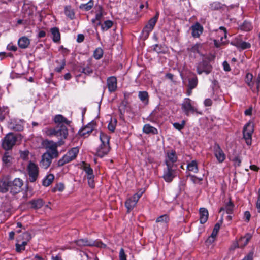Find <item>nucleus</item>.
Returning <instances> with one entry per match:
<instances>
[{
  "mask_svg": "<svg viewBox=\"0 0 260 260\" xmlns=\"http://www.w3.org/2000/svg\"><path fill=\"white\" fill-rule=\"evenodd\" d=\"M256 207L258 210V212L260 213V188L258 192V199L256 204Z\"/></svg>",
  "mask_w": 260,
  "mask_h": 260,
  "instance_id": "obj_60",
  "label": "nucleus"
},
{
  "mask_svg": "<svg viewBox=\"0 0 260 260\" xmlns=\"http://www.w3.org/2000/svg\"><path fill=\"white\" fill-rule=\"evenodd\" d=\"M201 47V46L199 44H197L193 46L190 49V50L191 52L193 53H200L199 49Z\"/></svg>",
  "mask_w": 260,
  "mask_h": 260,
  "instance_id": "obj_52",
  "label": "nucleus"
},
{
  "mask_svg": "<svg viewBox=\"0 0 260 260\" xmlns=\"http://www.w3.org/2000/svg\"><path fill=\"white\" fill-rule=\"evenodd\" d=\"M119 259L120 260H126V255L125 254L124 250L121 248L119 252Z\"/></svg>",
  "mask_w": 260,
  "mask_h": 260,
  "instance_id": "obj_58",
  "label": "nucleus"
},
{
  "mask_svg": "<svg viewBox=\"0 0 260 260\" xmlns=\"http://www.w3.org/2000/svg\"><path fill=\"white\" fill-rule=\"evenodd\" d=\"M103 55V51L102 48H96L93 53V56L96 59H100Z\"/></svg>",
  "mask_w": 260,
  "mask_h": 260,
  "instance_id": "obj_43",
  "label": "nucleus"
},
{
  "mask_svg": "<svg viewBox=\"0 0 260 260\" xmlns=\"http://www.w3.org/2000/svg\"><path fill=\"white\" fill-rule=\"evenodd\" d=\"M52 35V39L54 42H58L60 40V34L57 27L52 28L50 30Z\"/></svg>",
  "mask_w": 260,
  "mask_h": 260,
  "instance_id": "obj_28",
  "label": "nucleus"
},
{
  "mask_svg": "<svg viewBox=\"0 0 260 260\" xmlns=\"http://www.w3.org/2000/svg\"><path fill=\"white\" fill-rule=\"evenodd\" d=\"M234 166L236 167L240 166L241 162V159L239 156H236L233 159Z\"/></svg>",
  "mask_w": 260,
  "mask_h": 260,
  "instance_id": "obj_56",
  "label": "nucleus"
},
{
  "mask_svg": "<svg viewBox=\"0 0 260 260\" xmlns=\"http://www.w3.org/2000/svg\"><path fill=\"white\" fill-rule=\"evenodd\" d=\"M208 218V210L204 208H201L200 209V221L201 224L205 223Z\"/></svg>",
  "mask_w": 260,
  "mask_h": 260,
  "instance_id": "obj_23",
  "label": "nucleus"
},
{
  "mask_svg": "<svg viewBox=\"0 0 260 260\" xmlns=\"http://www.w3.org/2000/svg\"><path fill=\"white\" fill-rule=\"evenodd\" d=\"M18 44L20 48L25 49L28 47L30 44V40L26 37H22L19 39Z\"/></svg>",
  "mask_w": 260,
  "mask_h": 260,
  "instance_id": "obj_27",
  "label": "nucleus"
},
{
  "mask_svg": "<svg viewBox=\"0 0 260 260\" xmlns=\"http://www.w3.org/2000/svg\"><path fill=\"white\" fill-rule=\"evenodd\" d=\"M212 104V101L210 99H206L204 101V105L205 106H210Z\"/></svg>",
  "mask_w": 260,
  "mask_h": 260,
  "instance_id": "obj_63",
  "label": "nucleus"
},
{
  "mask_svg": "<svg viewBox=\"0 0 260 260\" xmlns=\"http://www.w3.org/2000/svg\"><path fill=\"white\" fill-rule=\"evenodd\" d=\"M153 29V28H152V27H149L148 25H147V24L145 26V27H144L143 30H142V36L145 39H146L149 35V34L150 32Z\"/></svg>",
  "mask_w": 260,
  "mask_h": 260,
  "instance_id": "obj_39",
  "label": "nucleus"
},
{
  "mask_svg": "<svg viewBox=\"0 0 260 260\" xmlns=\"http://www.w3.org/2000/svg\"><path fill=\"white\" fill-rule=\"evenodd\" d=\"M23 182L20 178H15L13 181H10V192L13 194L20 192L22 189Z\"/></svg>",
  "mask_w": 260,
  "mask_h": 260,
  "instance_id": "obj_11",
  "label": "nucleus"
},
{
  "mask_svg": "<svg viewBox=\"0 0 260 260\" xmlns=\"http://www.w3.org/2000/svg\"><path fill=\"white\" fill-rule=\"evenodd\" d=\"M94 5V2L93 0H90L86 4H82L80 6L79 8L81 9L84 10L85 11H88L90 10Z\"/></svg>",
  "mask_w": 260,
  "mask_h": 260,
  "instance_id": "obj_33",
  "label": "nucleus"
},
{
  "mask_svg": "<svg viewBox=\"0 0 260 260\" xmlns=\"http://www.w3.org/2000/svg\"><path fill=\"white\" fill-rule=\"evenodd\" d=\"M243 29L245 31H249L251 30L252 27L251 24L248 22H244L243 24Z\"/></svg>",
  "mask_w": 260,
  "mask_h": 260,
  "instance_id": "obj_57",
  "label": "nucleus"
},
{
  "mask_svg": "<svg viewBox=\"0 0 260 260\" xmlns=\"http://www.w3.org/2000/svg\"><path fill=\"white\" fill-rule=\"evenodd\" d=\"M223 68H224V70L225 71H230L231 70V68L230 67V66H229V63H228L227 61H224L223 62Z\"/></svg>",
  "mask_w": 260,
  "mask_h": 260,
  "instance_id": "obj_61",
  "label": "nucleus"
},
{
  "mask_svg": "<svg viewBox=\"0 0 260 260\" xmlns=\"http://www.w3.org/2000/svg\"><path fill=\"white\" fill-rule=\"evenodd\" d=\"M84 39V36L82 34H79L77 36V41L78 43H81L83 41Z\"/></svg>",
  "mask_w": 260,
  "mask_h": 260,
  "instance_id": "obj_64",
  "label": "nucleus"
},
{
  "mask_svg": "<svg viewBox=\"0 0 260 260\" xmlns=\"http://www.w3.org/2000/svg\"><path fill=\"white\" fill-rule=\"evenodd\" d=\"M64 143L63 141H59L57 143L53 141H49L46 146L47 151L45 153H49L50 155L54 158H57L59 155V153L57 150L58 146H60Z\"/></svg>",
  "mask_w": 260,
  "mask_h": 260,
  "instance_id": "obj_7",
  "label": "nucleus"
},
{
  "mask_svg": "<svg viewBox=\"0 0 260 260\" xmlns=\"http://www.w3.org/2000/svg\"><path fill=\"white\" fill-rule=\"evenodd\" d=\"M167 170L164 171L163 178L166 182H170L175 177V169L173 168V166H171V165L167 162Z\"/></svg>",
  "mask_w": 260,
  "mask_h": 260,
  "instance_id": "obj_12",
  "label": "nucleus"
},
{
  "mask_svg": "<svg viewBox=\"0 0 260 260\" xmlns=\"http://www.w3.org/2000/svg\"><path fill=\"white\" fill-rule=\"evenodd\" d=\"M27 170L29 177V181L31 182H35L39 176L38 165L33 162L30 161L28 164Z\"/></svg>",
  "mask_w": 260,
  "mask_h": 260,
  "instance_id": "obj_6",
  "label": "nucleus"
},
{
  "mask_svg": "<svg viewBox=\"0 0 260 260\" xmlns=\"http://www.w3.org/2000/svg\"><path fill=\"white\" fill-rule=\"evenodd\" d=\"M103 9L101 6L97 7L96 14L95 15V18L97 21L101 22V20L103 17Z\"/></svg>",
  "mask_w": 260,
  "mask_h": 260,
  "instance_id": "obj_44",
  "label": "nucleus"
},
{
  "mask_svg": "<svg viewBox=\"0 0 260 260\" xmlns=\"http://www.w3.org/2000/svg\"><path fill=\"white\" fill-rule=\"evenodd\" d=\"M184 125H185V121H182L181 122V123H173L174 127L176 129H177L178 130H180V131L184 128Z\"/></svg>",
  "mask_w": 260,
  "mask_h": 260,
  "instance_id": "obj_51",
  "label": "nucleus"
},
{
  "mask_svg": "<svg viewBox=\"0 0 260 260\" xmlns=\"http://www.w3.org/2000/svg\"><path fill=\"white\" fill-rule=\"evenodd\" d=\"M191 29L192 30V36L194 38L199 37L203 31V26L198 22L192 25Z\"/></svg>",
  "mask_w": 260,
  "mask_h": 260,
  "instance_id": "obj_18",
  "label": "nucleus"
},
{
  "mask_svg": "<svg viewBox=\"0 0 260 260\" xmlns=\"http://www.w3.org/2000/svg\"><path fill=\"white\" fill-rule=\"evenodd\" d=\"M113 23L111 20H106L103 24L101 22H99L96 23V26L101 25L102 31H107L110 29L113 25Z\"/></svg>",
  "mask_w": 260,
  "mask_h": 260,
  "instance_id": "obj_29",
  "label": "nucleus"
},
{
  "mask_svg": "<svg viewBox=\"0 0 260 260\" xmlns=\"http://www.w3.org/2000/svg\"><path fill=\"white\" fill-rule=\"evenodd\" d=\"M234 204L230 201L225 205V207H221L219 210V212L222 211H225L227 214H232L233 211Z\"/></svg>",
  "mask_w": 260,
  "mask_h": 260,
  "instance_id": "obj_30",
  "label": "nucleus"
},
{
  "mask_svg": "<svg viewBox=\"0 0 260 260\" xmlns=\"http://www.w3.org/2000/svg\"><path fill=\"white\" fill-rule=\"evenodd\" d=\"M252 74L250 73H247L246 74L245 78V82L250 88H252L253 86L254 83V82L252 81Z\"/></svg>",
  "mask_w": 260,
  "mask_h": 260,
  "instance_id": "obj_41",
  "label": "nucleus"
},
{
  "mask_svg": "<svg viewBox=\"0 0 260 260\" xmlns=\"http://www.w3.org/2000/svg\"><path fill=\"white\" fill-rule=\"evenodd\" d=\"M55 158L54 157L50 155L49 153H44L41 157V160L40 162L41 167L46 169L51 165L52 159Z\"/></svg>",
  "mask_w": 260,
  "mask_h": 260,
  "instance_id": "obj_15",
  "label": "nucleus"
},
{
  "mask_svg": "<svg viewBox=\"0 0 260 260\" xmlns=\"http://www.w3.org/2000/svg\"><path fill=\"white\" fill-rule=\"evenodd\" d=\"M79 70L86 75H90L93 73V70L89 66H86L85 67H81L80 68Z\"/></svg>",
  "mask_w": 260,
  "mask_h": 260,
  "instance_id": "obj_42",
  "label": "nucleus"
},
{
  "mask_svg": "<svg viewBox=\"0 0 260 260\" xmlns=\"http://www.w3.org/2000/svg\"><path fill=\"white\" fill-rule=\"evenodd\" d=\"M8 108H2L0 107V120H3L5 119V115L8 112Z\"/></svg>",
  "mask_w": 260,
  "mask_h": 260,
  "instance_id": "obj_50",
  "label": "nucleus"
},
{
  "mask_svg": "<svg viewBox=\"0 0 260 260\" xmlns=\"http://www.w3.org/2000/svg\"><path fill=\"white\" fill-rule=\"evenodd\" d=\"M213 151L215 156L219 163L224 161L225 155L218 144L215 143L213 146Z\"/></svg>",
  "mask_w": 260,
  "mask_h": 260,
  "instance_id": "obj_14",
  "label": "nucleus"
},
{
  "mask_svg": "<svg viewBox=\"0 0 260 260\" xmlns=\"http://www.w3.org/2000/svg\"><path fill=\"white\" fill-rule=\"evenodd\" d=\"M170 220L169 217L167 214H164L159 216L156 220V222L167 223Z\"/></svg>",
  "mask_w": 260,
  "mask_h": 260,
  "instance_id": "obj_45",
  "label": "nucleus"
},
{
  "mask_svg": "<svg viewBox=\"0 0 260 260\" xmlns=\"http://www.w3.org/2000/svg\"><path fill=\"white\" fill-rule=\"evenodd\" d=\"M88 183L89 186L93 188L94 187V176L87 177Z\"/></svg>",
  "mask_w": 260,
  "mask_h": 260,
  "instance_id": "obj_53",
  "label": "nucleus"
},
{
  "mask_svg": "<svg viewBox=\"0 0 260 260\" xmlns=\"http://www.w3.org/2000/svg\"><path fill=\"white\" fill-rule=\"evenodd\" d=\"M187 169L189 171L197 173L198 171L197 162L196 160H192L187 165Z\"/></svg>",
  "mask_w": 260,
  "mask_h": 260,
  "instance_id": "obj_34",
  "label": "nucleus"
},
{
  "mask_svg": "<svg viewBox=\"0 0 260 260\" xmlns=\"http://www.w3.org/2000/svg\"><path fill=\"white\" fill-rule=\"evenodd\" d=\"M157 113L156 110L153 111L149 115L148 120L152 122H156L158 118V116L157 115Z\"/></svg>",
  "mask_w": 260,
  "mask_h": 260,
  "instance_id": "obj_47",
  "label": "nucleus"
},
{
  "mask_svg": "<svg viewBox=\"0 0 260 260\" xmlns=\"http://www.w3.org/2000/svg\"><path fill=\"white\" fill-rule=\"evenodd\" d=\"M221 4L215 2L210 4V8L212 10H218L221 8Z\"/></svg>",
  "mask_w": 260,
  "mask_h": 260,
  "instance_id": "obj_49",
  "label": "nucleus"
},
{
  "mask_svg": "<svg viewBox=\"0 0 260 260\" xmlns=\"http://www.w3.org/2000/svg\"><path fill=\"white\" fill-rule=\"evenodd\" d=\"M138 96L139 99L144 103L148 102V94L146 91H139Z\"/></svg>",
  "mask_w": 260,
  "mask_h": 260,
  "instance_id": "obj_37",
  "label": "nucleus"
},
{
  "mask_svg": "<svg viewBox=\"0 0 260 260\" xmlns=\"http://www.w3.org/2000/svg\"><path fill=\"white\" fill-rule=\"evenodd\" d=\"M253 252L251 251L242 260H253Z\"/></svg>",
  "mask_w": 260,
  "mask_h": 260,
  "instance_id": "obj_59",
  "label": "nucleus"
},
{
  "mask_svg": "<svg viewBox=\"0 0 260 260\" xmlns=\"http://www.w3.org/2000/svg\"><path fill=\"white\" fill-rule=\"evenodd\" d=\"M182 108L186 115H189L190 113H194L197 111V109L191 105V101L189 98L184 99L182 104Z\"/></svg>",
  "mask_w": 260,
  "mask_h": 260,
  "instance_id": "obj_13",
  "label": "nucleus"
},
{
  "mask_svg": "<svg viewBox=\"0 0 260 260\" xmlns=\"http://www.w3.org/2000/svg\"><path fill=\"white\" fill-rule=\"evenodd\" d=\"M45 133L49 136H55L60 141H63L68 135V130L67 125L64 124L57 125L54 128H47L45 129Z\"/></svg>",
  "mask_w": 260,
  "mask_h": 260,
  "instance_id": "obj_1",
  "label": "nucleus"
},
{
  "mask_svg": "<svg viewBox=\"0 0 260 260\" xmlns=\"http://www.w3.org/2000/svg\"><path fill=\"white\" fill-rule=\"evenodd\" d=\"M254 131V124L252 122L247 123L244 127L243 131V138L246 144L250 145L252 142V135Z\"/></svg>",
  "mask_w": 260,
  "mask_h": 260,
  "instance_id": "obj_5",
  "label": "nucleus"
},
{
  "mask_svg": "<svg viewBox=\"0 0 260 260\" xmlns=\"http://www.w3.org/2000/svg\"><path fill=\"white\" fill-rule=\"evenodd\" d=\"M197 72L198 74H201L205 73L206 74H209L212 70V67L206 58L203 59L197 65Z\"/></svg>",
  "mask_w": 260,
  "mask_h": 260,
  "instance_id": "obj_9",
  "label": "nucleus"
},
{
  "mask_svg": "<svg viewBox=\"0 0 260 260\" xmlns=\"http://www.w3.org/2000/svg\"><path fill=\"white\" fill-rule=\"evenodd\" d=\"M198 82V78L196 76L190 78L188 79V87L191 89H193L197 86Z\"/></svg>",
  "mask_w": 260,
  "mask_h": 260,
  "instance_id": "obj_36",
  "label": "nucleus"
},
{
  "mask_svg": "<svg viewBox=\"0 0 260 260\" xmlns=\"http://www.w3.org/2000/svg\"><path fill=\"white\" fill-rule=\"evenodd\" d=\"M126 102L123 101L121 102L120 105L119 106V111L121 115H123L125 112L126 109Z\"/></svg>",
  "mask_w": 260,
  "mask_h": 260,
  "instance_id": "obj_46",
  "label": "nucleus"
},
{
  "mask_svg": "<svg viewBox=\"0 0 260 260\" xmlns=\"http://www.w3.org/2000/svg\"><path fill=\"white\" fill-rule=\"evenodd\" d=\"M76 244L82 246H96L100 248H105L106 245L100 241H89L87 239H81L75 241Z\"/></svg>",
  "mask_w": 260,
  "mask_h": 260,
  "instance_id": "obj_8",
  "label": "nucleus"
},
{
  "mask_svg": "<svg viewBox=\"0 0 260 260\" xmlns=\"http://www.w3.org/2000/svg\"><path fill=\"white\" fill-rule=\"evenodd\" d=\"M110 137L103 132L100 133V139L101 144L98 148L96 150V155L102 157L107 154L110 150L109 144Z\"/></svg>",
  "mask_w": 260,
  "mask_h": 260,
  "instance_id": "obj_2",
  "label": "nucleus"
},
{
  "mask_svg": "<svg viewBox=\"0 0 260 260\" xmlns=\"http://www.w3.org/2000/svg\"><path fill=\"white\" fill-rule=\"evenodd\" d=\"M22 239L28 242L31 239V234L28 232L24 233L22 234Z\"/></svg>",
  "mask_w": 260,
  "mask_h": 260,
  "instance_id": "obj_55",
  "label": "nucleus"
},
{
  "mask_svg": "<svg viewBox=\"0 0 260 260\" xmlns=\"http://www.w3.org/2000/svg\"><path fill=\"white\" fill-rule=\"evenodd\" d=\"M231 43L236 47L243 50L249 48L251 47V44L249 43L239 40L232 41Z\"/></svg>",
  "mask_w": 260,
  "mask_h": 260,
  "instance_id": "obj_19",
  "label": "nucleus"
},
{
  "mask_svg": "<svg viewBox=\"0 0 260 260\" xmlns=\"http://www.w3.org/2000/svg\"><path fill=\"white\" fill-rule=\"evenodd\" d=\"M56 62L57 63L60 64V66L58 67H56L55 68V71L57 72H60L64 68L66 65V60L65 59H62L60 60H56Z\"/></svg>",
  "mask_w": 260,
  "mask_h": 260,
  "instance_id": "obj_40",
  "label": "nucleus"
},
{
  "mask_svg": "<svg viewBox=\"0 0 260 260\" xmlns=\"http://www.w3.org/2000/svg\"><path fill=\"white\" fill-rule=\"evenodd\" d=\"M143 131L147 134L156 135L158 134V130L154 127L151 126L149 124H145L143 128Z\"/></svg>",
  "mask_w": 260,
  "mask_h": 260,
  "instance_id": "obj_22",
  "label": "nucleus"
},
{
  "mask_svg": "<svg viewBox=\"0 0 260 260\" xmlns=\"http://www.w3.org/2000/svg\"><path fill=\"white\" fill-rule=\"evenodd\" d=\"M44 202L41 199L37 200H33L29 202L28 204L30 205L31 208L38 209L41 208L44 205Z\"/></svg>",
  "mask_w": 260,
  "mask_h": 260,
  "instance_id": "obj_24",
  "label": "nucleus"
},
{
  "mask_svg": "<svg viewBox=\"0 0 260 260\" xmlns=\"http://www.w3.org/2000/svg\"><path fill=\"white\" fill-rule=\"evenodd\" d=\"M64 188V186L63 183H60L57 184L56 186L52 189V192H55L56 191H62Z\"/></svg>",
  "mask_w": 260,
  "mask_h": 260,
  "instance_id": "obj_48",
  "label": "nucleus"
},
{
  "mask_svg": "<svg viewBox=\"0 0 260 260\" xmlns=\"http://www.w3.org/2000/svg\"><path fill=\"white\" fill-rule=\"evenodd\" d=\"M54 179V176L52 174H49L43 179L42 184L45 186H49Z\"/></svg>",
  "mask_w": 260,
  "mask_h": 260,
  "instance_id": "obj_31",
  "label": "nucleus"
},
{
  "mask_svg": "<svg viewBox=\"0 0 260 260\" xmlns=\"http://www.w3.org/2000/svg\"><path fill=\"white\" fill-rule=\"evenodd\" d=\"M11 157L8 155V152H5L3 157V161L7 164L10 161Z\"/></svg>",
  "mask_w": 260,
  "mask_h": 260,
  "instance_id": "obj_54",
  "label": "nucleus"
},
{
  "mask_svg": "<svg viewBox=\"0 0 260 260\" xmlns=\"http://www.w3.org/2000/svg\"><path fill=\"white\" fill-rule=\"evenodd\" d=\"M142 194L143 191L137 192L126 200L125 203V206L127 209L128 212H129L136 206L138 201L142 196Z\"/></svg>",
  "mask_w": 260,
  "mask_h": 260,
  "instance_id": "obj_10",
  "label": "nucleus"
},
{
  "mask_svg": "<svg viewBox=\"0 0 260 260\" xmlns=\"http://www.w3.org/2000/svg\"><path fill=\"white\" fill-rule=\"evenodd\" d=\"M54 121L57 125L64 124L66 125H70L71 121L68 120L66 118L61 115H57L54 118Z\"/></svg>",
  "mask_w": 260,
  "mask_h": 260,
  "instance_id": "obj_20",
  "label": "nucleus"
},
{
  "mask_svg": "<svg viewBox=\"0 0 260 260\" xmlns=\"http://www.w3.org/2000/svg\"><path fill=\"white\" fill-rule=\"evenodd\" d=\"M117 79L115 76H111L107 78V85L110 92H114L117 89Z\"/></svg>",
  "mask_w": 260,
  "mask_h": 260,
  "instance_id": "obj_16",
  "label": "nucleus"
},
{
  "mask_svg": "<svg viewBox=\"0 0 260 260\" xmlns=\"http://www.w3.org/2000/svg\"><path fill=\"white\" fill-rule=\"evenodd\" d=\"M158 16H159V13L157 12L156 13L155 16L153 17V18H151L149 20L147 25H148L149 27H152V28H154V27L155 26V24L158 19Z\"/></svg>",
  "mask_w": 260,
  "mask_h": 260,
  "instance_id": "obj_38",
  "label": "nucleus"
},
{
  "mask_svg": "<svg viewBox=\"0 0 260 260\" xmlns=\"http://www.w3.org/2000/svg\"><path fill=\"white\" fill-rule=\"evenodd\" d=\"M255 83L256 85V88L257 91L259 90V88L260 87V73L258 74L256 80L255 81Z\"/></svg>",
  "mask_w": 260,
  "mask_h": 260,
  "instance_id": "obj_62",
  "label": "nucleus"
},
{
  "mask_svg": "<svg viewBox=\"0 0 260 260\" xmlns=\"http://www.w3.org/2000/svg\"><path fill=\"white\" fill-rule=\"evenodd\" d=\"M167 157L165 160V164L167 165V161L171 166L174 167V163L177 160V157L175 151L169 150L166 152Z\"/></svg>",
  "mask_w": 260,
  "mask_h": 260,
  "instance_id": "obj_17",
  "label": "nucleus"
},
{
  "mask_svg": "<svg viewBox=\"0 0 260 260\" xmlns=\"http://www.w3.org/2000/svg\"><path fill=\"white\" fill-rule=\"evenodd\" d=\"M17 141V137L12 133H10L6 135L2 141V146L6 150L11 149L15 145Z\"/></svg>",
  "mask_w": 260,
  "mask_h": 260,
  "instance_id": "obj_4",
  "label": "nucleus"
},
{
  "mask_svg": "<svg viewBox=\"0 0 260 260\" xmlns=\"http://www.w3.org/2000/svg\"><path fill=\"white\" fill-rule=\"evenodd\" d=\"M10 190V181L6 179H2L0 181V192L6 193Z\"/></svg>",
  "mask_w": 260,
  "mask_h": 260,
  "instance_id": "obj_26",
  "label": "nucleus"
},
{
  "mask_svg": "<svg viewBox=\"0 0 260 260\" xmlns=\"http://www.w3.org/2000/svg\"><path fill=\"white\" fill-rule=\"evenodd\" d=\"M64 14L71 19H73L75 17L74 10L70 6H67L64 7Z\"/></svg>",
  "mask_w": 260,
  "mask_h": 260,
  "instance_id": "obj_32",
  "label": "nucleus"
},
{
  "mask_svg": "<svg viewBox=\"0 0 260 260\" xmlns=\"http://www.w3.org/2000/svg\"><path fill=\"white\" fill-rule=\"evenodd\" d=\"M79 152L77 147H74L69 150L67 153L58 161V166L61 167L75 159Z\"/></svg>",
  "mask_w": 260,
  "mask_h": 260,
  "instance_id": "obj_3",
  "label": "nucleus"
},
{
  "mask_svg": "<svg viewBox=\"0 0 260 260\" xmlns=\"http://www.w3.org/2000/svg\"><path fill=\"white\" fill-rule=\"evenodd\" d=\"M252 235L249 233H247L244 236L241 237L238 240L240 248L245 247L251 239Z\"/></svg>",
  "mask_w": 260,
  "mask_h": 260,
  "instance_id": "obj_25",
  "label": "nucleus"
},
{
  "mask_svg": "<svg viewBox=\"0 0 260 260\" xmlns=\"http://www.w3.org/2000/svg\"><path fill=\"white\" fill-rule=\"evenodd\" d=\"M93 130V124L90 123L79 131V134L81 136L86 137L90 134Z\"/></svg>",
  "mask_w": 260,
  "mask_h": 260,
  "instance_id": "obj_21",
  "label": "nucleus"
},
{
  "mask_svg": "<svg viewBox=\"0 0 260 260\" xmlns=\"http://www.w3.org/2000/svg\"><path fill=\"white\" fill-rule=\"evenodd\" d=\"M83 169L87 175V177L94 176L93 174V170L90 168V166L83 162Z\"/></svg>",
  "mask_w": 260,
  "mask_h": 260,
  "instance_id": "obj_35",
  "label": "nucleus"
}]
</instances>
